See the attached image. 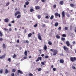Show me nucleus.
<instances>
[{"label":"nucleus","mask_w":76,"mask_h":76,"mask_svg":"<svg viewBox=\"0 0 76 76\" xmlns=\"http://www.w3.org/2000/svg\"><path fill=\"white\" fill-rule=\"evenodd\" d=\"M18 15L17 17V19H19V18H20V17H21V15H20V12L19 11H17L16 12H15V16H17V15Z\"/></svg>","instance_id":"nucleus-1"},{"label":"nucleus","mask_w":76,"mask_h":76,"mask_svg":"<svg viewBox=\"0 0 76 76\" xmlns=\"http://www.w3.org/2000/svg\"><path fill=\"white\" fill-rule=\"evenodd\" d=\"M50 51L53 52V56H56V54H57L58 53V51L57 50H55L53 49H51L50 50Z\"/></svg>","instance_id":"nucleus-2"},{"label":"nucleus","mask_w":76,"mask_h":76,"mask_svg":"<svg viewBox=\"0 0 76 76\" xmlns=\"http://www.w3.org/2000/svg\"><path fill=\"white\" fill-rule=\"evenodd\" d=\"M70 60L72 62H74L76 60V58L75 57H71L70 58Z\"/></svg>","instance_id":"nucleus-3"},{"label":"nucleus","mask_w":76,"mask_h":76,"mask_svg":"<svg viewBox=\"0 0 76 76\" xmlns=\"http://www.w3.org/2000/svg\"><path fill=\"white\" fill-rule=\"evenodd\" d=\"M63 48L64 50H65L66 53L69 52V48H67L66 46H64Z\"/></svg>","instance_id":"nucleus-4"},{"label":"nucleus","mask_w":76,"mask_h":76,"mask_svg":"<svg viewBox=\"0 0 76 76\" xmlns=\"http://www.w3.org/2000/svg\"><path fill=\"white\" fill-rule=\"evenodd\" d=\"M17 72L18 73V74L17 75H19V73H20L21 74H23V72H22L21 71H20V70H18L17 71Z\"/></svg>","instance_id":"nucleus-5"},{"label":"nucleus","mask_w":76,"mask_h":76,"mask_svg":"<svg viewBox=\"0 0 76 76\" xmlns=\"http://www.w3.org/2000/svg\"><path fill=\"white\" fill-rule=\"evenodd\" d=\"M38 38L40 40H42V37L39 34H38L37 35Z\"/></svg>","instance_id":"nucleus-6"},{"label":"nucleus","mask_w":76,"mask_h":76,"mask_svg":"<svg viewBox=\"0 0 76 76\" xmlns=\"http://www.w3.org/2000/svg\"><path fill=\"white\" fill-rule=\"evenodd\" d=\"M55 15V16H58L59 18H60V14H58V13H56Z\"/></svg>","instance_id":"nucleus-7"},{"label":"nucleus","mask_w":76,"mask_h":76,"mask_svg":"<svg viewBox=\"0 0 76 76\" xmlns=\"http://www.w3.org/2000/svg\"><path fill=\"white\" fill-rule=\"evenodd\" d=\"M5 57H6V54H4V55L1 56L0 57V58H1V59H3V58H5Z\"/></svg>","instance_id":"nucleus-8"},{"label":"nucleus","mask_w":76,"mask_h":76,"mask_svg":"<svg viewBox=\"0 0 76 76\" xmlns=\"http://www.w3.org/2000/svg\"><path fill=\"white\" fill-rule=\"evenodd\" d=\"M62 18L65 17V13H64V11H63L62 13Z\"/></svg>","instance_id":"nucleus-9"},{"label":"nucleus","mask_w":76,"mask_h":76,"mask_svg":"<svg viewBox=\"0 0 76 76\" xmlns=\"http://www.w3.org/2000/svg\"><path fill=\"white\" fill-rule=\"evenodd\" d=\"M35 9L36 10H39L40 9V7L39 6H36L35 7Z\"/></svg>","instance_id":"nucleus-10"},{"label":"nucleus","mask_w":76,"mask_h":76,"mask_svg":"<svg viewBox=\"0 0 76 76\" xmlns=\"http://www.w3.org/2000/svg\"><path fill=\"white\" fill-rule=\"evenodd\" d=\"M66 44L67 46H68V47H69V46H70V43H69V41H66Z\"/></svg>","instance_id":"nucleus-11"},{"label":"nucleus","mask_w":76,"mask_h":76,"mask_svg":"<svg viewBox=\"0 0 76 76\" xmlns=\"http://www.w3.org/2000/svg\"><path fill=\"white\" fill-rule=\"evenodd\" d=\"M9 19L8 18H6L4 19V21L5 22H9Z\"/></svg>","instance_id":"nucleus-12"},{"label":"nucleus","mask_w":76,"mask_h":76,"mask_svg":"<svg viewBox=\"0 0 76 76\" xmlns=\"http://www.w3.org/2000/svg\"><path fill=\"white\" fill-rule=\"evenodd\" d=\"M47 45H45L44 46V49L45 50V51H46L47 50Z\"/></svg>","instance_id":"nucleus-13"},{"label":"nucleus","mask_w":76,"mask_h":76,"mask_svg":"<svg viewBox=\"0 0 76 76\" xmlns=\"http://www.w3.org/2000/svg\"><path fill=\"white\" fill-rule=\"evenodd\" d=\"M64 62V60L63 59H60V63H63Z\"/></svg>","instance_id":"nucleus-14"},{"label":"nucleus","mask_w":76,"mask_h":76,"mask_svg":"<svg viewBox=\"0 0 76 76\" xmlns=\"http://www.w3.org/2000/svg\"><path fill=\"white\" fill-rule=\"evenodd\" d=\"M3 48H6V45L4 43H3Z\"/></svg>","instance_id":"nucleus-15"},{"label":"nucleus","mask_w":76,"mask_h":76,"mask_svg":"<svg viewBox=\"0 0 76 76\" xmlns=\"http://www.w3.org/2000/svg\"><path fill=\"white\" fill-rule=\"evenodd\" d=\"M59 4H61V5H63V4H64V2H63V1H61L60 2Z\"/></svg>","instance_id":"nucleus-16"},{"label":"nucleus","mask_w":76,"mask_h":76,"mask_svg":"<svg viewBox=\"0 0 76 76\" xmlns=\"http://www.w3.org/2000/svg\"><path fill=\"white\" fill-rule=\"evenodd\" d=\"M56 37L57 38V39H60V37L58 35H56Z\"/></svg>","instance_id":"nucleus-17"},{"label":"nucleus","mask_w":76,"mask_h":76,"mask_svg":"<svg viewBox=\"0 0 76 76\" xmlns=\"http://www.w3.org/2000/svg\"><path fill=\"white\" fill-rule=\"evenodd\" d=\"M58 25V23L57 22L54 25L55 26H56V27Z\"/></svg>","instance_id":"nucleus-18"},{"label":"nucleus","mask_w":76,"mask_h":76,"mask_svg":"<svg viewBox=\"0 0 76 76\" xmlns=\"http://www.w3.org/2000/svg\"><path fill=\"white\" fill-rule=\"evenodd\" d=\"M24 54L25 55V56H26L28 55V52H27V51H26V50L25 51Z\"/></svg>","instance_id":"nucleus-19"},{"label":"nucleus","mask_w":76,"mask_h":76,"mask_svg":"<svg viewBox=\"0 0 76 76\" xmlns=\"http://www.w3.org/2000/svg\"><path fill=\"white\" fill-rule=\"evenodd\" d=\"M28 37H31V36H32V34L31 33H30L28 34Z\"/></svg>","instance_id":"nucleus-20"},{"label":"nucleus","mask_w":76,"mask_h":76,"mask_svg":"<svg viewBox=\"0 0 76 76\" xmlns=\"http://www.w3.org/2000/svg\"><path fill=\"white\" fill-rule=\"evenodd\" d=\"M53 18H54V15H51L50 18V19H51V20H52V19H53Z\"/></svg>","instance_id":"nucleus-21"},{"label":"nucleus","mask_w":76,"mask_h":76,"mask_svg":"<svg viewBox=\"0 0 76 76\" xmlns=\"http://www.w3.org/2000/svg\"><path fill=\"white\" fill-rule=\"evenodd\" d=\"M12 72L13 73H15L16 72V69H14L12 70Z\"/></svg>","instance_id":"nucleus-22"},{"label":"nucleus","mask_w":76,"mask_h":76,"mask_svg":"<svg viewBox=\"0 0 76 76\" xmlns=\"http://www.w3.org/2000/svg\"><path fill=\"white\" fill-rule=\"evenodd\" d=\"M30 11L31 12H34V10L33 9L31 8L30 9Z\"/></svg>","instance_id":"nucleus-23"},{"label":"nucleus","mask_w":76,"mask_h":76,"mask_svg":"<svg viewBox=\"0 0 76 76\" xmlns=\"http://www.w3.org/2000/svg\"><path fill=\"white\" fill-rule=\"evenodd\" d=\"M65 38L64 37H61V40L62 41H65Z\"/></svg>","instance_id":"nucleus-24"},{"label":"nucleus","mask_w":76,"mask_h":76,"mask_svg":"<svg viewBox=\"0 0 76 76\" xmlns=\"http://www.w3.org/2000/svg\"><path fill=\"white\" fill-rule=\"evenodd\" d=\"M9 4H10V3H9V2H7L6 4V6H8L9 5Z\"/></svg>","instance_id":"nucleus-25"},{"label":"nucleus","mask_w":76,"mask_h":76,"mask_svg":"<svg viewBox=\"0 0 76 76\" xmlns=\"http://www.w3.org/2000/svg\"><path fill=\"white\" fill-rule=\"evenodd\" d=\"M26 5H28L29 4V2L28 1H27L25 3Z\"/></svg>","instance_id":"nucleus-26"},{"label":"nucleus","mask_w":76,"mask_h":76,"mask_svg":"<svg viewBox=\"0 0 76 76\" xmlns=\"http://www.w3.org/2000/svg\"><path fill=\"white\" fill-rule=\"evenodd\" d=\"M70 5L72 7H74V5H73V4H71Z\"/></svg>","instance_id":"nucleus-27"},{"label":"nucleus","mask_w":76,"mask_h":76,"mask_svg":"<svg viewBox=\"0 0 76 76\" xmlns=\"http://www.w3.org/2000/svg\"><path fill=\"white\" fill-rule=\"evenodd\" d=\"M62 37H66V35L65 34H64L62 35Z\"/></svg>","instance_id":"nucleus-28"},{"label":"nucleus","mask_w":76,"mask_h":76,"mask_svg":"<svg viewBox=\"0 0 76 76\" xmlns=\"http://www.w3.org/2000/svg\"><path fill=\"white\" fill-rule=\"evenodd\" d=\"M8 73V70H7V69H5V73L6 74H7Z\"/></svg>","instance_id":"nucleus-29"},{"label":"nucleus","mask_w":76,"mask_h":76,"mask_svg":"<svg viewBox=\"0 0 76 76\" xmlns=\"http://www.w3.org/2000/svg\"><path fill=\"white\" fill-rule=\"evenodd\" d=\"M23 43H25V42H26V43H28L29 42V41L28 40H26V41H24V42H23Z\"/></svg>","instance_id":"nucleus-30"},{"label":"nucleus","mask_w":76,"mask_h":76,"mask_svg":"<svg viewBox=\"0 0 76 76\" xmlns=\"http://www.w3.org/2000/svg\"><path fill=\"white\" fill-rule=\"evenodd\" d=\"M3 69H1L0 70V73H1V74H2V73H3Z\"/></svg>","instance_id":"nucleus-31"},{"label":"nucleus","mask_w":76,"mask_h":76,"mask_svg":"<svg viewBox=\"0 0 76 76\" xmlns=\"http://www.w3.org/2000/svg\"><path fill=\"white\" fill-rule=\"evenodd\" d=\"M0 36L1 37H3V34H2L1 31H0Z\"/></svg>","instance_id":"nucleus-32"},{"label":"nucleus","mask_w":76,"mask_h":76,"mask_svg":"<svg viewBox=\"0 0 76 76\" xmlns=\"http://www.w3.org/2000/svg\"><path fill=\"white\" fill-rule=\"evenodd\" d=\"M41 15H38L37 16V18L39 19H40V18H41Z\"/></svg>","instance_id":"nucleus-33"},{"label":"nucleus","mask_w":76,"mask_h":76,"mask_svg":"<svg viewBox=\"0 0 76 76\" xmlns=\"http://www.w3.org/2000/svg\"><path fill=\"white\" fill-rule=\"evenodd\" d=\"M29 76H34V75L33 74H32L31 73H30L29 74Z\"/></svg>","instance_id":"nucleus-34"},{"label":"nucleus","mask_w":76,"mask_h":76,"mask_svg":"<svg viewBox=\"0 0 76 76\" xmlns=\"http://www.w3.org/2000/svg\"><path fill=\"white\" fill-rule=\"evenodd\" d=\"M37 25H38V23H36L35 25L34 26V28H36L37 26Z\"/></svg>","instance_id":"nucleus-35"},{"label":"nucleus","mask_w":76,"mask_h":76,"mask_svg":"<svg viewBox=\"0 0 76 76\" xmlns=\"http://www.w3.org/2000/svg\"><path fill=\"white\" fill-rule=\"evenodd\" d=\"M48 44H49V45H52V43L51 42H49Z\"/></svg>","instance_id":"nucleus-36"},{"label":"nucleus","mask_w":76,"mask_h":76,"mask_svg":"<svg viewBox=\"0 0 76 76\" xmlns=\"http://www.w3.org/2000/svg\"><path fill=\"white\" fill-rule=\"evenodd\" d=\"M16 55L15 54H14L13 56V58H15V57H16Z\"/></svg>","instance_id":"nucleus-37"},{"label":"nucleus","mask_w":76,"mask_h":76,"mask_svg":"<svg viewBox=\"0 0 76 76\" xmlns=\"http://www.w3.org/2000/svg\"><path fill=\"white\" fill-rule=\"evenodd\" d=\"M38 58L39 60H41V59H42V57H38Z\"/></svg>","instance_id":"nucleus-38"},{"label":"nucleus","mask_w":76,"mask_h":76,"mask_svg":"<svg viewBox=\"0 0 76 76\" xmlns=\"http://www.w3.org/2000/svg\"><path fill=\"white\" fill-rule=\"evenodd\" d=\"M8 61H9L10 62H11V59H10V58H8Z\"/></svg>","instance_id":"nucleus-39"},{"label":"nucleus","mask_w":76,"mask_h":76,"mask_svg":"<svg viewBox=\"0 0 76 76\" xmlns=\"http://www.w3.org/2000/svg\"><path fill=\"white\" fill-rule=\"evenodd\" d=\"M49 56H45V58H49Z\"/></svg>","instance_id":"nucleus-40"},{"label":"nucleus","mask_w":76,"mask_h":76,"mask_svg":"<svg viewBox=\"0 0 76 76\" xmlns=\"http://www.w3.org/2000/svg\"><path fill=\"white\" fill-rule=\"evenodd\" d=\"M4 31H8V29L6 28H4Z\"/></svg>","instance_id":"nucleus-41"},{"label":"nucleus","mask_w":76,"mask_h":76,"mask_svg":"<svg viewBox=\"0 0 76 76\" xmlns=\"http://www.w3.org/2000/svg\"><path fill=\"white\" fill-rule=\"evenodd\" d=\"M56 68H53V71H56Z\"/></svg>","instance_id":"nucleus-42"},{"label":"nucleus","mask_w":76,"mask_h":76,"mask_svg":"<svg viewBox=\"0 0 76 76\" xmlns=\"http://www.w3.org/2000/svg\"><path fill=\"white\" fill-rule=\"evenodd\" d=\"M65 30H68V28L66 27H65L64 28Z\"/></svg>","instance_id":"nucleus-43"},{"label":"nucleus","mask_w":76,"mask_h":76,"mask_svg":"<svg viewBox=\"0 0 76 76\" xmlns=\"http://www.w3.org/2000/svg\"><path fill=\"white\" fill-rule=\"evenodd\" d=\"M41 64H42V65H45V63H44V62H41Z\"/></svg>","instance_id":"nucleus-44"},{"label":"nucleus","mask_w":76,"mask_h":76,"mask_svg":"<svg viewBox=\"0 0 76 76\" xmlns=\"http://www.w3.org/2000/svg\"><path fill=\"white\" fill-rule=\"evenodd\" d=\"M70 48H71V49H73V48L72 47V45H70Z\"/></svg>","instance_id":"nucleus-45"},{"label":"nucleus","mask_w":76,"mask_h":76,"mask_svg":"<svg viewBox=\"0 0 76 76\" xmlns=\"http://www.w3.org/2000/svg\"><path fill=\"white\" fill-rule=\"evenodd\" d=\"M53 8H54L55 9V8L56 7V5H54L53 6Z\"/></svg>","instance_id":"nucleus-46"},{"label":"nucleus","mask_w":76,"mask_h":76,"mask_svg":"<svg viewBox=\"0 0 76 76\" xmlns=\"http://www.w3.org/2000/svg\"><path fill=\"white\" fill-rule=\"evenodd\" d=\"M23 58L24 59H27L28 58L26 56H24L23 57Z\"/></svg>","instance_id":"nucleus-47"},{"label":"nucleus","mask_w":76,"mask_h":76,"mask_svg":"<svg viewBox=\"0 0 76 76\" xmlns=\"http://www.w3.org/2000/svg\"><path fill=\"white\" fill-rule=\"evenodd\" d=\"M58 29L59 30H61V27L60 26L58 28Z\"/></svg>","instance_id":"nucleus-48"},{"label":"nucleus","mask_w":76,"mask_h":76,"mask_svg":"<svg viewBox=\"0 0 76 76\" xmlns=\"http://www.w3.org/2000/svg\"><path fill=\"white\" fill-rule=\"evenodd\" d=\"M45 18L46 19H48V18H49V17H48V16H47L45 17Z\"/></svg>","instance_id":"nucleus-49"},{"label":"nucleus","mask_w":76,"mask_h":76,"mask_svg":"<svg viewBox=\"0 0 76 76\" xmlns=\"http://www.w3.org/2000/svg\"><path fill=\"white\" fill-rule=\"evenodd\" d=\"M11 76H15V74L14 73H12L11 74Z\"/></svg>","instance_id":"nucleus-50"},{"label":"nucleus","mask_w":76,"mask_h":76,"mask_svg":"<svg viewBox=\"0 0 76 76\" xmlns=\"http://www.w3.org/2000/svg\"><path fill=\"white\" fill-rule=\"evenodd\" d=\"M72 68L73 69H76V67H75V66H72Z\"/></svg>","instance_id":"nucleus-51"},{"label":"nucleus","mask_w":76,"mask_h":76,"mask_svg":"<svg viewBox=\"0 0 76 76\" xmlns=\"http://www.w3.org/2000/svg\"><path fill=\"white\" fill-rule=\"evenodd\" d=\"M39 51L40 52L39 54H41V51H42V50H39Z\"/></svg>","instance_id":"nucleus-52"},{"label":"nucleus","mask_w":76,"mask_h":76,"mask_svg":"<svg viewBox=\"0 0 76 76\" xmlns=\"http://www.w3.org/2000/svg\"><path fill=\"white\" fill-rule=\"evenodd\" d=\"M38 71H41V68H39L38 69Z\"/></svg>","instance_id":"nucleus-53"},{"label":"nucleus","mask_w":76,"mask_h":76,"mask_svg":"<svg viewBox=\"0 0 76 76\" xmlns=\"http://www.w3.org/2000/svg\"><path fill=\"white\" fill-rule=\"evenodd\" d=\"M17 43H19V40H17Z\"/></svg>","instance_id":"nucleus-54"},{"label":"nucleus","mask_w":76,"mask_h":76,"mask_svg":"<svg viewBox=\"0 0 76 76\" xmlns=\"http://www.w3.org/2000/svg\"><path fill=\"white\" fill-rule=\"evenodd\" d=\"M39 61V60L38 59H37L36 60V62H37V61Z\"/></svg>","instance_id":"nucleus-55"},{"label":"nucleus","mask_w":76,"mask_h":76,"mask_svg":"<svg viewBox=\"0 0 76 76\" xmlns=\"http://www.w3.org/2000/svg\"><path fill=\"white\" fill-rule=\"evenodd\" d=\"M41 1L42 2H43V3H44L45 2V0H41Z\"/></svg>","instance_id":"nucleus-56"},{"label":"nucleus","mask_w":76,"mask_h":76,"mask_svg":"<svg viewBox=\"0 0 76 76\" xmlns=\"http://www.w3.org/2000/svg\"><path fill=\"white\" fill-rule=\"evenodd\" d=\"M42 26L43 27H45V24H43Z\"/></svg>","instance_id":"nucleus-57"},{"label":"nucleus","mask_w":76,"mask_h":76,"mask_svg":"<svg viewBox=\"0 0 76 76\" xmlns=\"http://www.w3.org/2000/svg\"><path fill=\"white\" fill-rule=\"evenodd\" d=\"M67 17H70V15L67 14Z\"/></svg>","instance_id":"nucleus-58"},{"label":"nucleus","mask_w":76,"mask_h":76,"mask_svg":"<svg viewBox=\"0 0 76 76\" xmlns=\"http://www.w3.org/2000/svg\"><path fill=\"white\" fill-rule=\"evenodd\" d=\"M26 30L25 29L24 30V33H26Z\"/></svg>","instance_id":"nucleus-59"},{"label":"nucleus","mask_w":76,"mask_h":76,"mask_svg":"<svg viewBox=\"0 0 76 76\" xmlns=\"http://www.w3.org/2000/svg\"><path fill=\"white\" fill-rule=\"evenodd\" d=\"M9 31H12V28H10L9 29Z\"/></svg>","instance_id":"nucleus-60"},{"label":"nucleus","mask_w":76,"mask_h":76,"mask_svg":"<svg viewBox=\"0 0 76 76\" xmlns=\"http://www.w3.org/2000/svg\"><path fill=\"white\" fill-rule=\"evenodd\" d=\"M8 26H11V24H10V23L9 24Z\"/></svg>","instance_id":"nucleus-61"},{"label":"nucleus","mask_w":76,"mask_h":76,"mask_svg":"<svg viewBox=\"0 0 76 76\" xmlns=\"http://www.w3.org/2000/svg\"><path fill=\"white\" fill-rule=\"evenodd\" d=\"M12 23H15V21L14 20H12V22H11Z\"/></svg>","instance_id":"nucleus-62"},{"label":"nucleus","mask_w":76,"mask_h":76,"mask_svg":"<svg viewBox=\"0 0 76 76\" xmlns=\"http://www.w3.org/2000/svg\"><path fill=\"white\" fill-rule=\"evenodd\" d=\"M51 67L52 68H53V67H54V65H52L51 66Z\"/></svg>","instance_id":"nucleus-63"},{"label":"nucleus","mask_w":76,"mask_h":76,"mask_svg":"<svg viewBox=\"0 0 76 76\" xmlns=\"http://www.w3.org/2000/svg\"><path fill=\"white\" fill-rule=\"evenodd\" d=\"M0 41H3V39L2 38H1L0 39Z\"/></svg>","instance_id":"nucleus-64"}]
</instances>
